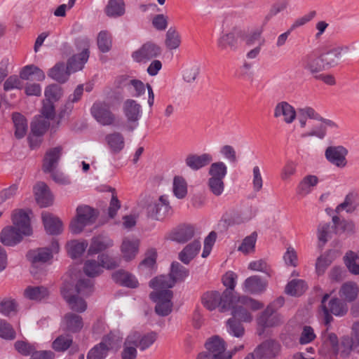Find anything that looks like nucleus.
I'll use <instances>...</instances> for the list:
<instances>
[{
	"label": "nucleus",
	"mask_w": 359,
	"mask_h": 359,
	"mask_svg": "<svg viewBox=\"0 0 359 359\" xmlns=\"http://www.w3.org/2000/svg\"><path fill=\"white\" fill-rule=\"evenodd\" d=\"M298 115L294 108L287 102H280L274 109V117L281 118L286 124H291L297 117V128L302 132L303 137L313 140H323L327 134V127L334 123L323 118L315 109L305 107L298 109Z\"/></svg>",
	"instance_id": "1"
},
{
	"label": "nucleus",
	"mask_w": 359,
	"mask_h": 359,
	"mask_svg": "<svg viewBox=\"0 0 359 359\" xmlns=\"http://www.w3.org/2000/svg\"><path fill=\"white\" fill-rule=\"evenodd\" d=\"M201 301L203 305L209 311L219 308L221 312H225L229 310L232 304L235 303V297L229 290H224L222 293L212 290L205 292L202 296Z\"/></svg>",
	"instance_id": "2"
},
{
	"label": "nucleus",
	"mask_w": 359,
	"mask_h": 359,
	"mask_svg": "<svg viewBox=\"0 0 359 359\" xmlns=\"http://www.w3.org/2000/svg\"><path fill=\"white\" fill-rule=\"evenodd\" d=\"M76 211V216L69 225L71 231L74 234L80 233L86 226L93 224L99 215L97 210L87 205H79Z\"/></svg>",
	"instance_id": "3"
},
{
	"label": "nucleus",
	"mask_w": 359,
	"mask_h": 359,
	"mask_svg": "<svg viewBox=\"0 0 359 359\" xmlns=\"http://www.w3.org/2000/svg\"><path fill=\"white\" fill-rule=\"evenodd\" d=\"M154 338H126L123 344L121 359H136L137 349L144 351L154 344Z\"/></svg>",
	"instance_id": "4"
},
{
	"label": "nucleus",
	"mask_w": 359,
	"mask_h": 359,
	"mask_svg": "<svg viewBox=\"0 0 359 359\" xmlns=\"http://www.w3.org/2000/svg\"><path fill=\"white\" fill-rule=\"evenodd\" d=\"M76 46L77 49L81 50V52L79 55H74L68 60L67 69L70 74L81 70L89 57L90 42L88 39L79 40L76 42Z\"/></svg>",
	"instance_id": "5"
},
{
	"label": "nucleus",
	"mask_w": 359,
	"mask_h": 359,
	"mask_svg": "<svg viewBox=\"0 0 359 359\" xmlns=\"http://www.w3.org/2000/svg\"><path fill=\"white\" fill-rule=\"evenodd\" d=\"M326 344L332 346L333 351L342 357H347L359 346V338H328Z\"/></svg>",
	"instance_id": "6"
},
{
	"label": "nucleus",
	"mask_w": 359,
	"mask_h": 359,
	"mask_svg": "<svg viewBox=\"0 0 359 359\" xmlns=\"http://www.w3.org/2000/svg\"><path fill=\"white\" fill-rule=\"evenodd\" d=\"M61 293L72 311L83 313L86 310L87 303L77 296L78 294L74 292V285L72 283H65L61 288Z\"/></svg>",
	"instance_id": "7"
},
{
	"label": "nucleus",
	"mask_w": 359,
	"mask_h": 359,
	"mask_svg": "<svg viewBox=\"0 0 359 359\" xmlns=\"http://www.w3.org/2000/svg\"><path fill=\"white\" fill-rule=\"evenodd\" d=\"M204 346L212 359H231V353H227V344L223 338H208Z\"/></svg>",
	"instance_id": "8"
},
{
	"label": "nucleus",
	"mask_w": 359,
	"mask_h": 359,
	"mask_svg": "<svg viewBox=\"0 0 359 359\" xmlns=\"http://www.w3.org/2000/svg\"><path fill=\"white\" fill-rule=\"evenodd\" d=\"M172 292H164L163 293H150V299L156 303V313L161 316L169 315L172 310Z\"/></svg>",
	"instance_id": "9"
},
{
	"label": "nucleus",
	"mask_w": 359,
	"mask_h": 359,
	"mask_svg": "<svg viewBox=\"0 0 359 359\" xmlns=\"http://www.w3.org/2000/svg\"><path fill=\"white\" fill-rule=\"evenodd\" d=\"M119 346L116 338H104L88 352L87 359H104L109 351H116Z\"/></svg>",
	"instance_id": "10"
},
{
	"label": "nucleus",
	"mask_w": 359,
	"mask_h": 359,
	"mask_svg": "<svg viewBox=\"0 0 359 359\" xmlns=\"http://www.w3.org/2000/svg\"><path fill=\"white\" fill-rule=\"evenodd\" d=\"M329 297L330 294H325L321 301V307L325 314V321L326 324H328L332 320L330 313L335 316H341L347 311L346 306L343 304L337 298L332 299L329 302L328 306H327L325 302Z\"/></svg>",
	"instance_id": "11"
},
{
	"label": "nucleus",
	"mask_w": 359,
	"mask_h": 359,
	"mask_svg": "<svg viewBox=\"0 0 359 359\" xmlns=\"http://www.w3.org/2000/svg\"><path fill=\"white\" fill-rule=\"evenodd\" d=\"M171 206L165 196H161L157 201H151L147 207L148 217L156 220L162 219L170 211Z\"/></svg>",
	"instance_id": "12"
},
{
	"label": "nucleus",
	"mask_w": 359,
	"mask_h": 359,
	"mask_svg": "<svg viewBox=\"0 0 359 359\" xmlns=\"http://www.w3.org/2000/svg\"><path fill=\"white\" fill-rule=\"evenodd\" d=\"M59 251V244L57 241H53L50 248H39L31 250L27 254L29 260L32 264L46 263L53 258V253Z\"/></svg>",
	"instance_id": "13"
},
{
	"label": "nucleus",
	"mask_w": 359,
	"mask_h": 359,
	"mask_svg": "<svg viewBox=\"0 0 359 359\" xmlns=\"http://www.w3.org/2000/svg\"><path fill=\"white\" fill-rule=\"evenodd\" d=\"M283 323V318L279 314H273V309L267 307L257 319V333L259 335L264 334L267 328L278 325Z\"/></svg>",
	"instance_id": "14"
},
{
	"label": "nucleus",
	"mask_w": 359,
	"mask_h": 359,
	"mask_svg": "<svg viewBox=\"0 0 359 359\" xmlns=\"http://www.w3.org/2000/svg\"><path fill=\"white\" fill-rule=\"evenodd\" d=\"M280 351V345L274 339H268L258 346L252 353L259 359H274Z\"/></svg>",
	"instance_id": "15"
},
{
	"label": "nucleus",
	"mask_w": 359,
	"mask_h": 359,
	"mask_svg": "<svg viewBox=\"0 0 359 359\" xmlns=\"http://www.w3.org/2000/svg\"><path fill=\"white\" fill-rule=\"evenodd\" d=\"M91 113L97 121L103 126L113 125L115 123V115L104 102L95 103L92 107Z\"/></svg>",
	"instance_id": "16"
},
{
	"label": "nucleus",
	"mask_w": 359,
	"mask_h": 359,
	"mask_svg": "<svg viewBox=\"0 0 359 359\" xmlns=\"http://www.w3.org/2000/svg\"><path fill=\"white\" fill-rule=\"evenodd\" d=\"M160 48L153 43H146L133 52V60L136 62H146L160 54Z\"/></svg>",
	"instance_id": "17"
},
{
	"label": "nucleus",
	"mask_w": 359,
	"mask_h": 359,
	"mask_svg": "<svg viewBox=\"0 0 359 359\" xmlns=\"http://www.w3.org/2000/svg\"><path fill=\"white\" fill-rule=\"evenodd\" d=\"M348 154V150L343 146H330L325 151V156L327 160L333 165L344 168L346 165V156Z\"/></svg>",
	"instance_id": "18"
},
{
	"label": "nucleus",
	"mask_w": 359,
	"mask_h": 359,
	"mask_svg": "<svg viewBox=\"0 0 359 359\" xmlns=\"http://www.w3.org/2000/svg\"><path fill=\"white\" fill-rule=\"evenodd\" d=\"M34 191L36 203L41 207H48L53 203V195L45 182H39L34 186Z\"/></svg>",
	"instance_id": "19"
},
{
	"label": "nucleus",
	"mask_w": 359,
	"mask_h": 359,
	"mask_svg": "<svg viewBox=\"0 0 359 359\" xmlns=\"http://www.w3.org/2000/svg\"><path fill=\"white\" fill-rule=\"evenodd\" d=\"M41 218L46 231L50 235L60 233L63 229V224L60 219L48 212H43Z\"/></svg>",
	"instance_id": "20"
},
{
	"label": "nucleus",
	"mask_w": 359,
	"mask_h": 359,
	"mask_svg": "<svg viewBox=\"0 0 359 359\" xmlns=\"http://www.w3.org/2000/svg\"><path fill=\"white\" fill-rule=\"evenodd\" d=\"M13 226L15 227L19 231L25 236H29L32 233L30 226V219L29 215L22 210H16L12 217Z\"/></svg>",
	"instance_id": "21"
},
{
	"label": "nucleus",
	"mask_w": 359,
	"mask_h": 359,
	"mask_svg": "<svg viewBox=\"0 0 359 359\" xmlns=\"http://www.w3.org/2000/svg\"><path fill=\"white\" fill-rule=\"evenodd\" d=\"M25 236L13 226H6L0 233V242L6 246H13L19 243Z\"/></svg>",
	"instance_id": "22"
},
{
	"label": "nucleus",
	"mask_w": 359,
	"mask_h": 359,
	"mask_svg": "<svg viewBox=\"0 0 359 359\" xmlns=\"http://www.w3.org/2000/svg\"><path fill=\"white\" fill-rule=\"evenodd\" d=\"M129 83L134 88L135 97L141 98L145 96L147 97V104L149 107L151 108L154 102V94L151 86L149 83L144 85L141 81L135 79L130 80Z\"/></svg>",
	"instance_id": "23"
},
{
	"label": "nucleus",
	"mask_w": 359,
	"mask_h": 359,
	"mask_svg": "<svg viewBox=\"0 0 359 359\" xmlns=\"http://www.w3.org/2000/svg\"><path fill=\"white\" fill-rule=\"evenodd\" d=\"M140 241L135 238H125L123 240L121 250L126 261L134 259L138 252Z\"/></svg>",
	"instance_id": "24"
},
{
	"label": "nucleus",
	"mask_w": 359,
	"mask_h": 359,
	"mask_svg": "<svg viewBox=\"0 0 359 359\" xmlns=\"http://www.w3.org/2000/svg\"><path fill=\"white\" fill-rule=\"evenodd\" d=\"M62 147L49 149L44 157L43 170L45 172H51L57 167L62 152Z\"/></svg>",
	"instance_id": "25"
},
{
	"label": "nucleus",
	"mask_w": 359,
	"mask_h": 359,
	"mask_svg": "<svg viewBox=\"0 0 359 359\" xmlns=\"http://www.w3.org/2000/svg\"><path fill=\"white\" fill-rule=\"evenodd\" d=\"M174 282L170 277L167 275H161L153 278L149 286L154 290L151 293H163L164 292H171L169 288L174 286Z\"/></svg>",
	"instance_id": "26"
},
{
	"label": "nucleus",
	"mask_w": 359,
	"mask_h": 359,
	"mask_svg": "<svg viewBox=\"0 0 359 359\" xmlns=\"http://www.w3.org/2000/svg\"><path fill=\"white\" fill-rule=\"evenodd\" d=\"M63 323L65 329L72 333L80 331L83 326L82 318L73 313H67L65 314Z\"/></svg>",
	"instance_id": "27"
},
{
	"label": "nucleus",
	"mask_w": 359,
	"mask_h": 359,
	"mask_svg": "<svg viewBox=\"0 0 359 359\" xmlns=\"http://www.w3.org/2000/svg\"><path fill=\"white\" fill-rule=\"evenodd\" d=\"M194 236V229L190 225H182L171 233V239L178 243H186Z\"/></svg>",
	"instance_id": "28"
},
{
	"label": "nucleus",
	"mask_w": 359,
	"mask_h": 359,
	"mask_svg": "<svg viewBox=\"0 0 359 359\" xmlns=\"http://www.w3.org/2000/svg\"><path fill=\"white\" fill-rule=\"evenodd\" d=\"M243 285L245 292L259 293L265 290L266 283L258 276H251L245 280Z\"/></svg>",
	"instance_id": "29"
},
{
	"label": "nucleus",
	"mask_w": 359,
	"mask_h": 359,
	"mask_svg": "<svg viewBox=\"0 0 359 359\" xmlns=\"http://www.w3.org/2000/svg\"><path fill=\"white\" fill-rule=\"evenodd\" d=\"M48 75L53 80L62 83L68 80L70 73L65 63L58 62L49 70Z\"/></svg>",
	"instance_id": "30"
},
{
	"label": "nucleus",
	"mask_w": 359,
	"mask_h": 359,
	"mask_svg": "<svg viewBox=\"0 0 359 359\" xmlns=\"http://www.w3.org/2000/svg\"><path fill=\"white\" fill-rule=\"evenodd\" d=\"M212 161V157L209 154H203L201 156L189 155L186 158L187 165L193 170H198L209 164Z\"/></svg>",
	"instance_id": "31"
},
{
	"label": "nucleus",
	"mask_w": 359,
	"mask_h": 359,
	"mask_svg": "<svg viewBox=\"0 0 359 359\" xmlns=\"http://www.w3.org/2000/svg\"><path fill=\"white\" fill-rule=\"evenodd\" d=\"M201 248L200 242L194 241L188 244L179 254L180 259L184 264H189V262L197 255Z\"/></svg>",
	"instance_id": "32"
},
{
	"label": "nucleus",
	"mask_w": 359,
	"mask_h": 359,
	"mask_svg": "<svg viewBox=\"0 0 359 359\" xmlns=\"http://www.w3.org/2000/svg\"><path fill=\"white\" fill-rule=\"evenodd\" d=\"M24 295L29 299L41 301L49 296V291L43 286H29L25 290Z\"/></svg>",
	"instance_id": "33"
},
{
	"label": "nucleus",
	"mask_w": 359,
	"mask_h": 359,
	"mask_svg": "<svg viewBox=\"0 0 359 359\" xmlns=\"http://www.w3.org/2000/svg\"><path fill=\"white\" fill-rule=\"evenodd\" d=\"M345 57L341 48L333 49L322 55L323 63L325 67H332L339 64Z\"/></svg>",
	"instance_id": "34"
},
{
	"label": "nucleus",
	"mask_w": 359,
	"mask_h": 359,
	"mask_svg": "<svg viewBox=\"0 0 359 359\" xmlns=\"http://www.w3.org/2000/svg\"><path fill=\"white\" fill-rule=\"evenodd\" d=\"M358 294V285L353 282H347L343 284L339 290L340 297L348 302L353 301L357 297Z\"/></svg>",
	"instance_id": "35"
},
{
	"label": "nucleus",
	"mask_w": 359,
	"mask_h": 359,
	"mask_svg": "<svg viewBox=\"0 0 359 359\" xmlns=\"http://www.w3.org/2000/svg\"><path fill=\"white\" fill-rule=\"evenodd\" d=\"M13 121L15 126V136L18 139L23 137L27 131V123L25 118L18 113L13 114Z\"/></svg>",
	"instance_id": "36"
},
{
	"label": "nucleus",
	"mask_w": 359,
	"mask_h": 359,
	"mask_svg": "<svg viewBox=\"0 0 359 359\" xmlns=\"http://www.w3.org/2000/svg\"><path fill=\"white\" fill-rule=\"evenodd\" d=\"M189 275V271L178 262L172 264L171 270L168 276L174 282V285L177 282L183 281Z\"/></svg>",
	"instance_id": "37"
},
{
	"label": "nucleus",
	"mask_w": 359,
	"mask_h": 359,
	"mask_svg": "<svg viewBox=\"0 0 359 359\" xmlns=\"http://www.w3.org/2000/svg\"><path fill=\"white\" fill-rule=\"evenodd\" d=\"M106 14L109 17L122 15L125 12L123 0H109L105 8Z\"/></svg>",
	"instance_id": "38"
},
{
	"label": "nucleus",
	"mask_w": 359,
	"mask_h": 359,
	"mask_svg": "<svg viewBox=\"0 0 359 359\" xmlns=\"http://www.w3.org/2000/svg\"><path fill=\"white\" fill-rule=\"evenodd\" d=\"M344 263L349 271L355 275L359 274V252L348 251L344 256Z\"/></svg>",
	"instance_id": "39"
},
{
	"label": "nucleus",
	"mask_w": 359,
	"mask_h": 359,
	"mask_svg": "<svg viewBox=\"0 0 359 359\" xmlns=\"http://www.w3.org/2000/svg\"><path fill=\"white\" fill-rule=\"evenodd\" d=\"M112 245V243L109 240H106L102 237H96L92 239L90 245L88 250L89 255L97 254L100 252L105 250L109 246Z\"/></svg>",
	"instance_id": "40"
},
{
	"label": "nucleus",
	"mask_w": 359,
	"mask_h": 359,
	"mask_svg": "<svg viewBox=\"0 0 359 359\" xmlns=\"http://www.w3.org/2000/svg\"><path fill=\"white\" fill-rule=\"evenodd\" d=\"M181 43L180 36L177 31L172 27L168 29L165 34V45L170 50L177 49Z\"/></svg>",
	"instance_id": "41"
},
{
	"label": "nucleus",
	"mask_w": 359,
	"mask_h": 359,
	"mask_svg": "<svg viewBox=\"0 0 359 359\" xmlns=\"http://www.w3.org/2000/svg\"><path fill=\"white\" fill-rule=\"evenodd\" d=\"M172 191L179 199L184 198L187 194V184L181 176H175L173 179Z\"/></svg>",
	"instance_id": "42"
},
{
	"label": "nucleus",
	"mask_w": 359,
	"mask_h": 359,
	"mask_svg": "<svg viewBox=\"0 0 359 359\" xmlns=\"http://www.w3.org/2000/svg\"><path fill=\"white\" fill-rule=\"evenodd\" d=\"M32 75L36 76V79L38 81H43L45 79V74L38 67L30 65L25 66L21 70L20 76L24 80H29Z\"/></svg>",
	"instance_id": "43"
},
{
	"label": "nucleus",
	"mask_w": 359,
	"mask_h": 359,
	"mask_svg": "<svg viewBox=\"0 0 359 359\" xmlns=\"http://www.w3.org/2000/svg\"><path fill=\"white\" fill-rule=\"evenodd\" d=\"M306 289V285L302 280H292L285 287V292L292 296L302 294Z\"/></svg>",
	"instance_id": "44"
},
{
	"label": "nucleus",
	"mask_w": 359,
	"mask_h": 359,
	"mask_svg": "<svg viewBox=\"0 0 359 359\" xmlns=\"http://www.w3.org/2000/svg\"><path fill=\"white\" fill-rule=\"evenodd\" d=\"M140 106L135 100H128L124 104V111L128 120L136 121L138 119Z\"/></svg>",
	"instance_id": "45"
},
{
	"label": "nucleus",
	"mask_w": 359,
	"mask_h": 359,
	"mask_svg": "<svg viewBox=\"0 0 359 359\" xmlns=\"http://www.w3.org/2000/svg\"><path fill=\"white\" fill-rule=\"evenodd\" d=\"M83 271L86 276L89 277H95L100 275L103 270L98 260L88 259L84 263Z\"/></svg>",
	"instance_id": "46"
},
{
	"label": "nucleus",
	"mask_w": 359,
	"mask_h": 359,
	"mask_svg": "<svg viewBox=\"0 0 359 359\" xmlns=\"http://www.w3.org/2000/svg\"><path fill=\"white\" fill-rule=\"evenodd\" d=\"M357 198L356 194L353 193H349L346 196L345 200L343 203H340L335 209L336 212H339L341 210L346 209L347 212H353L358 207V204L355 203Z\"/></svg>",
	"instance_id": "47"
},
{
	"label": "nucleus",
	"mask_w": 359,
	"mask_h": 359,
	"mask_svg": "<svg viewBox=\"0 0 359 359\" xmlns=\"http://www.w3.org/2000/svg\"><path fill=\"white\" fill-rule=\"evenodd\" d=\"M108 145L114 152L120 151L124 147L123 136L119 133H112L106 137Z\"/></svg>",
	"instance_id": "48"
},
{
	"label": "nucleus",
	"mask_w": 359,
	"mask_h": 359,
	"mask_svg": "<svg viewBox=\"0 0 359 359\" xmlns=\"http://www.w3.org/2000/svg\"><path fill=\"white\" fill-rule=\"evenodd\" d=\"M98 48L102 53H107L110 50L111 47V39L107 31H101L97 38Z\"/></svg>",
	"instance_id": "49"
},
{
	"label": "nucleus",
	"mask_w": 359,
	"mask_h": 359,
	"mask_svg": "<svg viewBox=\"0 0 359 359\" xmlns=\"http://www.w3.org/2000/svg\"><path fill=\"white\" fill-rule=\"evenodd\" d=\"M234 306V303L232 304L231 309H232V315L234 318L244 322H249L252 320L251 315L248 312L245 306L239 303Z\"/></svg>",
	"instance_id": "50"
},
{
	"label": "nucleus",
	"mask_w": 359,
	"mask_h": 359,
	"mask_svg": "<svg viewBox=\"0 0 359 359\" xmlns=\"http://www.w3.org/2000/svg\"><path fill=\"white\" fill-rule=\"evenodd\" d=\"M227 172V168L222 162H216L211 164L209 169L210 178L223 180Z\"/></svg>",
	"instance_id": "51"
},
{
	"label": "nucleus",
	"mask_w": 359,
	"mask_h": 359,
	"mask_svg": "<svg viewBox=\"0 0 359 359\" xmlns=\"http://www.w3.org/2000/svg\"><path fill=\"white\" fill-rule=\"evenodd\" d=\"M74 289L76 294L88 296L93 291V283L88 279H81L75 287L74 286Z\"/></svg>",
	"instance_id": "52"
},
{
	"label": "nucleus",
	"mask_w": 359,
	"mask_h": 359,
	"mask_svg": "<svg viewBox=\"0 0 359 359\" xmlns=\"http://www.w3.org/2000/svg\"><path fill=\"white\" fill-rule=\"evenodd\" d=\"M157 257L156 250L154 248L149 249L145 254L144 259L140 262L139 267L148 269H153L156 265Z\"/></svg>",
	"instance_id": "53"
},
{
	"label": "nucleus",
	"mask_w": 359,
	"mask_h": 359,
	"mask_svg": "<svg viewBox=\"0 0 359 359\" xmlns=\"http://www.w3.org/2000/svg\"><path fill=\"white\" fill-rule=\"evenodd\" d=\"M257 237V233L256 232H253L250 236H247L239 246L238 250L245 254L252 252L255 250Z\"/></svg>",
	"instance_id": "54"
},
{
	"label": "nucleus",
	"mask_w": 359,
	"mask_h": 359,
	"mask_svg": "<svg viewBox=\"0 0 359 359\" xmlns=\"http://www.w3.org/2000/svg\"><path fill=\"white\" fill-rule=\"evenodd\" d=\"M88 247V243L86 241L83 242H76L72 241L69 244V253L70 256L73 258H76L86 250Z\"/></svg>",
	"instance_id": "55"
},
{
	"label": "nucleus",
	"mask_w": 359,
	"mask_h": 359,
	"mask_svg": "<svg viewBox=\"0 0 359 359\" xmlns=\"http://www.w3.org/2000/svg\"><path fill=\"white\" fill-rule=\"evenodd\" d=\"M17 304L14 299H4L0 301V313L4 316H10L12 312H16Z\"/></svg>",
	"instance_id": "56"
},
{
	"label": "nucleus",
	"mask_w": 359,
	"mask_h": 359,
	"mask_svg": "<svg viewBox=\"0 0 359 359\" xmlns=\"http://www.w3.org/2000/svg\"><path fill=\"white\" fill-rule=\"evenodd\" d=\"M98 261L102 269H114L119 266V261L115 258L109 257L108 255L102 254L98 256Z\"/></svg>",
	"instance_id": "57"
},
{
	"label": "nucleus",
	"mask_w": 359,
	"mask_h": 359,
	"mask_svg": "<svg viewBox=\"0 0 359 359\" xmlns=\"http://www.w3.org/2000/svg\"><path fill=\"white\" fill-rule=\"evenodd\" d=\"M62 95V89L56 84L48 86L45 90L46 101H56L60 99Z\"/></svg>",
	"instance_id": "58"
},
{
	"label": "nucleus",
	"mask_w": 359,
	"mask_h": 359,
	"mask_svg": "<svg viewBox=\"0 0 359 359\" xmlns=\"http://www.w3.org/2000/svg\"><path fill=\"white\" fill-rule=\"evenodd\" d=\"M72 343L71 338H55L53 341L52 347L56 351L63 352L67 350Z\"/></svg>",
	"instance_id": "59"
},
{
	"label": "nucleus",
	"mask_w": 359,
	"mask_h": 359,
	"mask_svg": "<svg viewBox=\"0 0 359 359\" xmlns=\"http://www.w3.org/2000/svg\"><path fill=\"white\" fill-rule=\"evenodd\" d=\"M208 186L211 192L215 196H220L224 190L223 180L210 178L208 180Z\"/></svg>",
	"instance_id": "60"
},
{
	"label": "nucleus",
	"mask_w": 359,
	"mask_h": 359,
	"mask_svg": "<svg viewBox=\"0 0 359 359\" xmlns=\"http://www.w3.org/2000/svg\"><path fill=\"white\" fill-rule=\"evenodd\" d=\"M15 348L19 353L23 355H30L34 351L32 345L23 340L17 341L15 343Z\"/></svg>",
	"instance_id": "61"
},
{
	"label": "nucleus",
	"mask_w": 359,
	"mask_h": 359,
	"mask_svg": "<svg viewBox=\"0 0 359 359\" xmlns=\"http://www.w3.org/2000/svg\"><path fill=\"white\" fill-rule=\"evenodd\" d=\"M330 224H320L318 228V240L324 245L331 237Z\"/></svg>",
	"instance_id": "62"
},
{
	"label": "nucleus",
	"mask_w": 359,
	"mask_h": 359,
	"mask_svg": "<svg viewBox=\"0 0 359 359\" xmlns=\"http://www.w3.org/2000/svg\"><path fill=\"white\" fill-rule=\"evenodd\" d=\"M306 67L312 73L318 72L325 68L324 63H323L322 55L320 57L309 59Z\"/></svg>",
	"instance_id": "63"
},
{
	"label": "nucleus",
	"mask_w": 359,
	"mask_h": 359,
	"mask_svg": "<svg viewBox=\"0 0 359 359\" xmlns=\"http://www.w3.org/2000/svg\"><path fill=\"white\" fill-rule=\"evenodd\" d=\"M49 126V123L45 120H39L32 124L31 130L33 135L40 136L43 134Z\"/></svg>",
	"instance_id": "64"
}]
</instances>
